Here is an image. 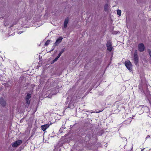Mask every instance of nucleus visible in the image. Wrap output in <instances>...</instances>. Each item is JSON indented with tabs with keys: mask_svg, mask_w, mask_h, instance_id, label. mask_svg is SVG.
Returning a JSON list of instances; mask_svg holds the SVG:
<instances>
[{
	"mask_svg": "<svg viewBox=\"0 0 151 151\" xmlns=\"http://www.w3.org/2000/svg\"><path fill=\"white\" fill-rule=\"evenodd\" d=\"M117 14L119 16L121 15V10H118L117 11Z\"/></svg>",
	"mask_w": 151,
	"mask_h": 151,
	"instance_id": "dca6fc26",
	"label": "nucleus"
},
{
	"mask_svg": "<svg viewBox=\"0 0 151 151\" xmlns=\"http://www.w3.org/2000/svg\"><path fill=\"white\" fill-rule=\"evenodd\" d=\"M69 21V19L68 17L66 18L64 22V27L66 28L67 27V24Z\"/></svg>",
	"mask_w": 151,
	"mask_h": 151,
	"instance_id": "1a4fd4ad",
	"label": "nucleus"
},
{
	"mask_svg": "<svg viewBox=\"0 0 151 151\" xmlns=\"http://www.w3.org/2000/svg\"><path fill=\"white\" fill-rule=\"evenodd\" d=\"M65 50V48H64L62 50L59 52L58 55L57 56V58H60V57L62 53Z\"/></svg>",
	"mask_w": 151,
	"mask_h": 151,
	"instance_id": "9d476101",
	"label": "nucleus"
},
{
	"mask_svg": "<svg viewBox=\"0 0 151 151\" xmlns=\"http://www.w3.org/2000/svg\"><path fill=\"white\" fill-rule=\"evenodd\" d=\"M149 52L150 55V57H151V50H149Z\"/></svg>",
	"mask_w": 151,
	"mask_h": 151,
	"instance_id": "aec40b11",
	"label": "nucleus"
},
{
	"mask_svg": "<svg viewBox=\"0 0 151 151\" xmlns=\"http://www.w3.org/2000/svg\"><path fill=\"white\" fill-rule=\"evenodd\" d=\"M49 127L48 124H46L41 126V129L44 131H45Z\"/></svg>",
	"mask_w": 151,
	"mask_h": 151,
	"instance_id": "0eeeda50",
	"label": "nucleus"
},
{
	"mask_svg": "<svg viewBox=\"0 0 151 151\" xmlns=\"http://www.w3.org/2000/svg\"><path fill=\"white\" fill-rule=\"evenodd\" d=\"M63 39V38L61 37H60L58 38L56 40V41L55 43V45H58L59 43H60L61 42Z\"/></svg>",
	"mask_w": 151,
	"mask_h": 151,
	"instance_id": "6e6552de",
	"label": "nucleus"
},
{
	"mask_svg": "<svg viewBox=\"0 0 151 151\" xmlns=\"http://www.w3.org/2000/svg\"><path fill=\"white\" fill-rule=\"evenodd\" d=\"M138 50L141 52H143L145 50V46L144 45L143 43L139 44L138 46Z\"/></svg>",
	"mask_w": 151,
	"mask_h": 151,
	"instance_id": "39448f33",
	"label": "nucleus"
},
{
	"mask_svg": "<svg viewBox=\"0 0 151 151\" xmlns=\"http://www.w3.org/2000/svg\"><path fill=\"white\" fill-rule=\"evenodd\" d=\"M106 46L107 50L109 52L113 51V48L112 46V43L110 40L107 42Z\"/></svg>",
	"mask_w": 151,
	"mask_h": 151,
	"instance_id": "f257e3e1",
	"label": "nucleus"
},
{
	"mask_svg": "<svg viewBox=\"0 0 151 151\" xmlns=\"http://www.w3.org/2000/svg\"><path fill=\"white\" fill-rule=\"evenodd\" d=\"M0 104L3 106H6V103L2 98H0Z\"/></svg>",
	"mask_w": 151,
	"mask_h": 151,
	"instance_id": "423d86ee",
	"label": "nucleus"
},
{
	"mask_svg": "<svg viewBox=\"0 0 151 151\" xmlns=\"http://www.w3.org/2000/svg\"><path fill=\"white\" fill-rule=\"evenodd\" d=\"M104 10L106 11H107L109 9V6L108 4H106L104 6Z\"/></svg>",
	"mask_w": 151,
	"mask_h": 151,
	"instance_id": "ddd939ff",
	"label": "nucleus"
},
{
	"mask_svg": "<svg viewBox=\"0 0 151 151\" xmlns=\"http://www.w3.org/2000/svg\"><path fill=\"white\" fill-rule=\"evenodd\" d=\"M65 50V48H64L62 50L59 52L58 55L57 56V58H60V57L62 53Z\"/></svg>",
	"mask_w": 151,
	"mask_h": 151,
	"instance_id": "9b49d317",
	"label": "nucleus"
},
{
	"mask_svg": "<svg viewBox=\"0 0 151 151\" xmlns=\"http://www.w3.org/2000/svg\"><path fill=\"white\" fill-rule=\"evenodd\" d=\"M25 100L26 101V103H27L28 104H30V101L29 99H25Z\"/></svg>",
	"mask_w": 151,
	"mask_h": 151,
	"instance_id": "f3484780",
	"label": "nucleus"
},
{
	"mask_svg": "<svg viewBox=\"0 0 151 151\" xmlns=\"http://www.w3.org/2000/svg\"><path fill=\"white\" fill-rule=\"evenodd\" d=\"M22 142V140H18L12 143L11 145L13 147H16L20 145Z\"/></svg>",
	"mask_w": 151,
	"mask_h": 151,
	"instance_id": "f03ea898",
	"label": "nucleus"
},
{
	"mask_svg": "<svg viewBox=\"0 0 151 151\" xmlns=\"http://www.w3.org/2000/svg\"><path fill=\"white\" fill-rule=\"evenodd\" d=\"M125 65L127 68L129 70H132V65L131 63L129 60H126L125 62Z\"/></svg>",
	"mask_w": 151,
	"mask_h": 151,
	"instance_id": "7ed1b4c3",
	"label": "nucleus"
},
{
	"mask_svg": "<svg viewBox=\"0 0 151 151\" xmlns=\"http://www.w3.org/2000/svg\"><path fill=\"white\" fill-rule=\"evenodd\" d=\"M99 84H100V82H98V83L97 84V85L98 86V85H99Z\"/></svg>",
	"mask_w": 151,
	"mask_h": 151,
	"instance_id": "4be33fe9",
	"label": "nucleus"
},
{
	"mask_svg": "<svg viewBox=\"0 0 151 151\" xmlns=\"http://www.w3.org/2000/svg\"><path fill=\"white\" fill-rule=\"evenodd\" d=\"M103 110L101 109V110H99L98 111H96V112H95V113H99V112H100L101 111H102Z\"/></svg>",
	"mask_w": 151,
	"mask_h": 151,
	"instance_id": "6ab92c4d",
	"label": "nucleus"
},
{
	"mask_svg": "<svg viewBox=\"0 0 151 151\" xmlns=\"http://www.w3.org/2000/svg\"><path fill=\"white\" fill-rule=\"evenodd\" d=\"M100 145H101L100 144L99 145V146H100Z\"/></svg>",
	"mask_w": 151,
	"mask_h": 151,
	"instance_id": "5701e85b",
	"label": "nucleus"
},
{
	"mask_svg": "<svg viewBox=\"0 0 151 151\" xmlns=\"http://www.w3.org/2000/svg\"><path fill=\"white\" fill-rule=\"evenodd\" d=\"M65 50V48H64L62 50L59 52L58 55L57 56V58H60V57L62 53Z\"/></svg>",
	"mask_w": 151,
	"mask_h": 151,
	"instance_id": "f8f14e48",
	"label": "nucleus"
},
{
	"mask_svg": "<svg viewBox=\"0 0 151 151\" xmlns=\"http://www.w3.org/2000/svg\"><path fill=\"white\" fill-rule=\"evenodd\" d=\"M134 61L135 64L136 65L138 63V58L137 52L136 51L135 52L134 55Z\"/></svg>",
	"mask_w": 151,
	"mask_h": 151,
	"instance_id": "20e7f679",
	"label": "nucleus"
},
{
	"mask_svg": "<svg viewBox=\"0 0 151 151\" xmlns=\"http://www.w3.org/2000/svg\"><path fill=\"white\" fill-rule=\"evenodd\" d=\"M58 58L56 57L53 60V62L54 63L56 61L58 60Z\"/></svg>",
	"mask_w": 151,
	"mask_h": 151,
	"instance_id": "a211bd4d",
	"label": "nucleus"
},
{
	"mask_svg": "<svg viewBox=\"0 0 151 151\" xmlns=\"http://www.w3.org/2000/svg\"><path fill=\"white\" fill-rule=\"evenodd\" d=\"M50 40H47L46 42H45V46H47L50 43Z\"/></svg>",
	"mask_w": 151,
	"mask_h": 151,
	"instance_id": "4468645a",
	"label": "nucleus"
},
{
	"mask_svg": "<svg viewBox=\"0 0 151 151\" xmlns=\"http://www.w3.org/2000/svg\"><path fill=\"white\" fill-rule=\"evenodd\" d=\"M150 137V136L149 135H148L146 137V138L147 139L148 138H149Z\"/></svg>",
	"mask_w": 151,
	"mask_h": 151,
	"instance_id": "412c9836",
	"label": "nucleus"
},
{
	"mask_svg": "<svg viewBox=\"0 0 151 151\" xmlns=\"http://www.w3.org/2000/svg\"><path fill=\"white\" fill-rule=\"evenodd\" d=\"M31 97V94L29 93H28L26 96L25 99H29Z\"/></svg>",
	"mask_w": 151,
	"mask_h": 151,
	"instance_id": "2eb2a0df",
	"label": "nucleus"
}]
</instances>
